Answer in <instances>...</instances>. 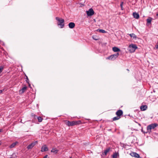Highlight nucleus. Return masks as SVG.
Returning a JSON list of instances; mask_svg holds the SVG:
<instances>
[{
  "label": "nucleus",
  "instance_id": "obj_10",
  "mask_svg": "<svg viewBox=\"0 0 158 158\" xmlns=\"http://www.w3.org/2000/svg\"><path fill=\"white\" fill-rule=\"evenodd\" d=\"M152 19L151 17H149L147 19V25H149L151 23Z\"/></svg>",
  "mask_w": 158,
  "mask_h": 158
},
{
  "label": "nucleus",
  "instance_id": "obj_38",
  "mask_svg": "<svg viewBox=\"0 0 158 158\" xmlns=\"http://www.w3.org/2000/svg\"><path fill=\"white\" fill-rule=\"evenodd\" d=\"M156 15L158 16V14H157Z\"/></svg>",
  "mask_w": 158,
  "mask_h": 158
},
{
  "label": "nucleus",
  "instance_id": "obj_34",
  "mask_svg": "<svg viewBox=\"0 0 158 158\" xmlns=\"http://www.w3.org/2000/svg\"><path fill=\"white\" fill-rule=\"evenodd\" d=\"M3 91V90H0V94H1L2 93Z\"/></svg>",
  "mask_w": 158,
  "mask_h": 158
},
{
  "label": "nucleus",
  "instance_id": "obj_3",
  "mask_svg": "<svg viewBox=\"0 0 158 158\" xmlns=\"http://www.w3.org/2000/svg\"><path fill=\"white\" fill-rule=\"evenodd\" d=\"M158 125V124L156 123H152L148 125L147 127L148 132L149 133L151 132V130L155 128Z\"/></svg>",
  "mask_w": 158,
  "mask_h": 158
},
{
  "label": "nucleus",
  "instance_id": "obj_27",
  "mask_svg": "<svg viewBox=\"0 0 158 158\" xmlns=\"http://www.w3.org/2000/svg\"><path fill=\"white\" fill-rule=\"evenodd\" d=\"M3 67L2 66H0V73H1L3 69Z\"/></svg>",
  "mask_w": 158,
  "mask_h": 158
},
{
  "label": "nucleus",
  "instance_id": "obj_4",
  "mask_svg": "<svg viewBox=\"0 0 158 158\" xmlns=\"http://www.w3.org/2000/svg\"><path fill=\"white\" fill-rule=\"evenodd\" d=\"M119 55V53H116L111 55L110 56H109L107 58L108 59L114 60H115L116 58H117L118 56Z\"/></svg>",
  "mask_w": 158,
  "mask_h": 158
},
{
  "label": "nucleus",
  "instance_id": "obj_25",
  "mask_svg": "<svg viewBox=\"0 0 158 158\" xmlns=\"http://www.w3.org/2000/svg\"><path fill=\"white\" fill-rule=\"evenodd\" d=\"M112 157L113 158H117V154L116 153H114Z\"/></svg>",
  "mask_w": 158,
  "mask_h": 158
},
{
  "label": "nucleus",
  "instance_id": "obj_2",
  "mask_svg": "<svg viewBox=\"0 0 158 158\" xmlns=\"http://www.w3.org/2000/svg\"><path fill=\"white\" fill-rule=\"evenodd\" d=\"M137 48V47L135 44H131L129 46L128 48V50L130 52L132 53L134 52Z\"/></svg>",
  "mask_w": 158,
  "mask_h": 158
},
{
  "label": "nucleus",
  "instance_id": "obj_8",
  "mask_svg": "<svg viewBox=\"0 0 158 158\" xmlns=\"http://www.w3.org/2000/svg\"><path fill=\"white\" fill-rule=\"evenodd\" d=\"M75 123L74 121L72 122L68 121L66 122V124L68 126H73L75 125Z\"/></svg>",
  "mask_w": 158,
  "mask_h": 158
},
{
  "label": "nucleus",
  "instance_id": "obj_7",
  "mask_svg": "<svg viewBox=\"0 0 158 158\" xmlns=\"http://www.w3.org/2000/svg\"><path fill=\"white\" fill-rule=\"evenodd\" d=\"M48 150V148L46 145H44L41 147V151L42 152L47 151Z\"/></svg>",
  "mask_w": 158,
  "mask_h": 158
},
{
  "label": "nucleus",
  "instance_id": "obj_11",
  "mask_svg": "<svg viewBox=\"0 0 158 158\" xmlns=\"http://www.w3.org/2000/svg\"><path fill=\"white\" fill-rule=\"evenodd\" d=\"M133 15L134 17L136 19H138L139 17V14L136 12H133Z\"/></svg>",
  "mask_w": 158,
  "mask_h": 158
},
{
  "label": "nucleus",
  "instance_id": "obj_1",
  "mask_svg": "<svg viewBox=\"0 0 158 158\" xmlns=\"http://www.w3.org/2000/svg\"><path fill=\"white\" fill-rule=\"evenodd\" d=\"M56 20L58 21L57 25L58 26H60V28H62L64 27V20L62 18H59L58 17H56Z\"/></svg>",
  "mask_w": 158,
  "mask_h": 158
},
{
  "label": "nucleus",
  "instance_id": "obj_6",
  "mask_svg": "<svg viewBox=\"0 0 158 158\" xmlns=\"http://www.w3.org/2000/svg\"><path fill=\"white\" fill-rule=\"evenodd\" d=\"M130 154L132 156L135 158H139L140 157L139 155L136 152H132Z\"/></svg>",
  "mask_w": 158,
  "mask_h": 158
},
{
  "label": "nucleus",
  "instance_id": "obj_15",
  "mask_svg": "<svg viewBox=\"0 0 158 158\" xmlns=\"http://www.w3.org/2000/svg\"><path fill=\"white\" fill-rule=\"evenodd\" d=\"M59 150L56 149V148H53L51 150V152L56 154L58 152Z\"/></svg>",
  "mask_w": 158,
  "mask_h": 158
},
{
  "label": "nucleus",
  "instance_id": "obj_26",
  "mask_svg": "<svg viewBox=\"0 0 158 158\" xmlns=\"http://www.w3.org/2000/svg\"><path fill=\"white\" fill-rule=\"evenodd\" d=\"M123 2H121L120 4V6L121 7V10H123Z\"/></svg>",
  "mask_w": 158,
  "mask_h": 158
},
{
  "label": "nucleus",
  "instance_id": "obj_31",
  "mask_svg": "<svg viewBox=\"0 0 158 158\" xmlns=\"http://www.w3.org/2000/svg\"><path fill=\"white\" fill-rule=\"evenodd\" d=\"M155 47L157 49H158V44L156 45Z\"/></svg>",
  "mask_w": 158,
  "mask_h": 158
},
{
  "label": "nucleus",
  "instance_id": "obj_36",
  "mask_svg": "<svg viewBox=\"0 0 158 158\" xmlns=\"http://www.w3.org/2000/svg\"><path fill=\"white\" fill-rule=\"evenodd\" d=\"M2 130L1 129H0V132Z\"/></svg>",
  "mask_w": 158,
  "mask_h": 158
},
{
  "label": "nucleus",
  "instance_id": "obj_9",
  "mask_svg": "<svg viewBox=\"0 0 158 158\" xmlns=\"http://www.w3.org/2000/svg\"><path fill=\"white\" fill-rule=\"evenodd\" d=\"M123 114V112L122 110H118L116 113V114L117 116L120 117Z\"/></svg>",
  "mask_w": 158,
  "mask_h": 158
},
{
  "label": "nucleus",
  "instance_id": "obj_23",
  "mask_svg": "<svg viewBox=\"0 0 158 158\" xmlns=\"http://www.w3.org/2000/svg\"><path fill=\"white\" fill-rule=\"evenodd\" d=\"M98 30L99 32L102 33H104L106 32V31L103 29H98Z\"/></svg>",
  "mask_w": 158,
  "mask_h": 158
},
{
  "label": "nucleus",
  "instance_id": "obj_33",
  "mask_svg": "<svg viewBox=\"0 0 158 158\" xmlns=\"http://www.w3.org/2000/svg\"><path fill=\"white\" fill-rule=\"evenodd\" d=\"M48 155H46L44 156V158H48Z\"/></svg>",
  "mask_w": 158,
  "mask_h": 158
},
{
  "label": "nucleus",
  "instance_id": "obj_35",
  "mask_svg": "<svg viewBox=\"0 0 158 158\" xmlns=\"http://www.w3.org/2000/svg\"><path fill=\"white\" fill-rule=\"evenodd\" d=\"M28 84H29V87H30V86H31V85H30V84L29 83H28Z\"/></svg>",
  "mask_w": 158,
  "mask_h": 158
},
{
  "label": "nucleus",
  "instance_id": "obj_22",
  "mask_svg": "<svg viewBox=\"0 0 158 158\" xmlns=\"http://www.w3.org/2000/svg\"><path fill=\"white\" fill-rule=\"evenodd\" d=\"M37 119H38L39 122H41L42 121L43 118L41 117H38Z\"/></svg>",
  "mask_w": 158,
  "mask_h": 158
},
{
  "label": "nucleus",
  "instance_id": "obj_12",
  "mask_svg": "<svg viewBox=\"0 0 158 158\" xmlns=\"http://www.w3.org/2000/svg\"><path fill=\"white\" fill-rule=\"evenodd\" d=\"M27 89V87L25 86L23 87L19 91V93L20 94H22Z\"/></svg>",
  "mask_w": 158,
  "mask_h": 158
},
{
  "label": "nucleus",
  "instance_id": "obj_17",
  "mask_svg": "<svg viewBox=\"0 0 158 158\" xmlns=\"http://www.w3.org/2000/svg\"><path fill=\"white\" fill-rule=\"evenodd\" d=\"M34 146V144H33L32 143H31L27 147V148L28 149H31Z\"/></svg>",
  "mask_w": 158,
  "mask_h": 158
},
{
  "label": "nucleus",
  "instance_id": "obj_30",
  "mask_svg": "<svg viewBox=\"0 0 158 158\" xmlns=\"http://www.w3.org/2000/svg\"><path fill=\"white\" fill-rule=\"evenodd\" d=\"M31 116L32 117H33L34 118H35L36 117V115L33 114H32Z\"/></svg>",
  "mask_w": 158,
  "mask_h": 158
},
{
  "label": "nucleus",
  "instance_id": "obj_28",
  "mask_svg": "<svg viewBox=\"0 0 158 158\" xmlns=\"http://www.w3.org/2000/svg\"><path fill=\"white\" fill-rule=\"evenodd\" d=\"M26 81L27 82V83H29V79L27 77L26 75Z\"/></svg>",
  "mask_w": 158,
  "mask_h": 158
},
{
  "label": "nucleus",
  "instance_id": "obj_40",
  "mask_svg": "<svg viewBox=\"0 0 158 158\" xmlns=\"http://www.w3.org/2000/svg\"><path fill=\"white\" fill-rule=\"evenodd\" d=\"M1 145V143H0V145Z\"/></svg>",
  "mask_w": 158,
  "mask_h": 158
},
{
  "label": "nucleus",
  "instance_id": "obj_16",
  "mask_svg": "<svg viewBox=\"0 0 158 158\" xmlns=\"http://www.w3.org/2000/svg\"><path fill=\"white\" fill-rule=\"evenodd\" d=\"M113 51L115 52H119L120 50L119 48H118L117 47H114L112 48Z\"/></svg>",
  "mask_w": 158,
  "mask_h": 158
},
{
  "label": "nucleus",
  "instance_id": "obj_21",
  "mask_svg": "<svg viewBox=\"0 0 158 158\" xmlns=\"http://www.w3.org/2000/svg\"><path fill=\"white\" fill-rule=\"evenodd\" d=\"M120 118V117L117 116L114 117L113 118V121H115L119 119Z\"/></svg>",
  "mask_w": 158,
  "mask_h": 158
},
{
  "label": "nucleus",
  "instance_id": "obj_19",
  "mask_svg": "<svg viewBox=\"0 0 158 158\" xmlns=\"http://www.w3.org/2000/svg\"><path fill=\"white\" fill-rule=\"evenodd\" d=\"M18 143V142L17 141H16L15 142L12 143L10 146V148H12L14 147Z\"/></svg>",
  "mask_w": 158,
  "mask_h": 158
},
{
  "label": "nucleus",
  "instance_id": "obj_37",
  "mask_svg": "<svg viewBox=\"0 0 158 158\" xmlns=\"http://www.w3.org/2000/svg\"><path fill=\"white\" fill-rule=\"evenodd\" d=\"M141 131H142V132H143V130L142 129Z\"/></svg>",
  "mask_w": 158,
  "mask_h": 158
},
{
  "label": "nucleus",
  "instance_id": "obj_14",
  "mask_svg": "<svg viewBox=\"0 0 158 158\" xmlns=\"http://www.w3.org/2000/svg\"><path fill=\"white\" fill-rule=\"evenodd\" d=\"M140 108L141 110L144 111L146 110L147 108V105H142L140 107Z\"/></svg>",
  "mask_w": 158,
  "mask_h": 158
},
{
  "label": "nucleus",
  "instance_id": "obj_13",
  "mask_svg": "<svg viewBox=\"0 0 158 158\" xmlns=\"http://www.w3.org/2000/svg\"><path fill=\"white\" fill-rule=\"evenodd\" d=\"M69 27L70 28H73L75 26V24L74 23L70 22L69 24Z\"/></svg>",
  "mask_w": 158,
  "mask_h": 158
},
{
  "label": "nucleus",
  "instance_id": "obj_39",
  "mask_svg": "<svg viewBox=\"0 0 158 158\" xmlns=\"http://www.w3.org/2000/svg\"><path fill=\"white\" fill-rule=\"evenodd\" d=\"M70 158H72L71 157H70Z\"/></svg>",
  "mask_w": 158,
  "mask_h": 158
},
{
  "label": "nucleus",
  "instance_id": "obj_20",
  "mask_svg": "<svg viewBox=\"0 0 158 158\" xmlns=\"http://www.w3.org/2000/svg\"><path fill=\"white\" fill-rule=\"evenodd\" d=\"M110 148H108L106 149V150H105L103 153V154H104L105 155H106L107 153L110 151Z\"/></svg>",
  "mask_w": 158,
  "mask_h": 158
},
{
  "label": "nucleus",
  "instance_id": "obj_24",
  "mask_svg": "<svg viewBox=\"0 0 158 158\" xmlns=\"http://www.w3.org/2000/svg\"><path fill=\"white\" fill-rule=\"evenodd\" d=\"M75 122V125H76L77 124H79L81 123V121L80 120H79L78 121H74Z\"/></svg>",
  "mask_w": 158,
  "mask_h": 158
},
{
  "label": "nucleus",
  "instance_id": "obj_29",
  "mask_svg": "<svg viewBox=\"0 0 158 158\" xmlns=\"http://www.w3.org/2000/svg\"><path fill=\"white\" fill-rule=\"evenodd\" d=\"M37 142H38L37 141H35L34 142L32 143H33V144H34V146L35 144H36L37 143Z\"/></svg>",
  "mask_w": 158,
  "mask_h": 158
},
{
  "label": "nucleus",
  "instance_id": "obj_5",
  "mask_svg": "<svg viewBox=\"0 0 158 158\" xmlns=\"http://www.w3.org/2000/svg\"><path fill=\"white\" fill-rule=\"evenodd\" d=\"M87 15L88 16L93 15L94 13V11L92 8H90L88 11H86Z\"/></svg>",
  "mask_w": 158,
  "mask_h": 158
},
{
  "label": "nucleus",
  "instance_id": "obj_18",
  "mask_svg": "<svg viewBox=\"0 0 158 158\" xmlns=\"http://www.w3.org/2000/svg\"><path fill=\"white\" fill-rule=\"evenodd\" d=\"M131 38L134 39H136L137 37L135 34L134 33L130 34L129 35Z\"/></svg>",
  "mask_w": 158,
  "mask_h": 158
},
{
  "label": "nucleus",
  "instance_id": "obj_32",
  "mask_svg": "<svg viewBox=\"0 0 158 158\" xmlns=\"http://www.w3.org/2000/svg\"><path fill=\"white\" fill-rule=\"evenodd\" d=\"M93 39L94 40H98V39L94 38V37H93Z\"/></svg>",
  "mask_w": 158,
  "mask_h": 158
}]
</instances>
